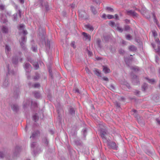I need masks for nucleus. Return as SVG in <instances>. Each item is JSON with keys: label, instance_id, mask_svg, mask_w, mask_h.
I'll list each match as a JSON object with an SVG mask.
<instances>
[{"label": "nucleus", "instance_id": "f257e3e1", "mask_svg": "<svg viewBox=\"0 0 160 160\" xmlns=\"http://www.w3.org/2000/svg\"><path fill=\"white\" fill-rule=\"evenodd\" d=\"M27 37L25 35H22L19 42L23 50L26 49V43L27 41Z\"/></svg>", "mask_w": 160, "mask_h": 160}, {"label": "nucleus", "instance_id": "f03ea898", "mask_svg": "<svg viewBox=\"0 0 160 160\" xmlns=\"http://www.w3.org/2000/svg\"><path fill=\"white\" fill-rule=\"evenodd\" d=\"M135 41L137 42L138 44V46L140 49H143L142 42L138 38H136L135 39Z\"/></svg>", "mask_w": 160, "mask_h": 160}, {"label": "nucleus", "instance_id": "7ed1b4c3", "mask_svg": "<svg viewBox=\"0 0 160 160\" xmlns=\"http://www.w3.org/2000/svg\"><path fill=\"white\" fill-rule=\"evenodd\" d=\"M82 35L83 36V38H85V40L90 41L91 36L89 35L85 32H82Z\"/></svg>", "mask_w": 160, "mask_h": 160}, {"label": "nucleus", "instance_id": "20e7f679", "mask_svg": "<svg viewBox=\"0 0 160 160\" xmlns=\"http://www.w3.org/2000/svg\"><path fill=\"white\" fill-rule=\"evenodd\" d=\"M127 13L129 15H131L133 16H137L138 14L133 10H130L127 11Z\"/></svg>", "mask_w": 160, "mask_h": 160}, {"label": "nucleus", "instance_id": "39448f33", "mask_svg": "<svg viewBox=\"0 0 160 160\" xmlns=\"http://www.w3.org/2000/svg\"><path fill=\"white\" fill-rule=\"evenodd\" d=\"M90 10H91L92 13L94 15H96L98 13V12L97 11V10H96V8L94 6H91L90 7Z\"/></svg>", "mask_w": 160, "mask_h": 160}, {"label": "nucleus", "instance_id": "423d86ee", "mask_svg": "<svg viewBox=\"0 0 160 160\" xmlns=\"http://www.w3.org/2000/svg\"><path fill=\"white\" fill-rule=\"evenodd\" d=\"M103 71L104 73H106L110 72V69L109 68H108L106 66H103Z\"/></svg>", "mask_w": 160, "mask_h": 160}, {"label": "nucleus", "instance_id": "0eeeda50", "mask_svg": "<svg viewBox=\"0 0 160 160\" xmlns=\"http://www.w3.org/2000/svg\"><path fill=\"white\" fill-rule=\"evenodd\" d=\"M3 33H7L8 32V28L5 26H3L2 29Z\"/></svg>", "mask_w": 160, "mask_h": 160}, {"label": "nucleus", "instance_id": "6e6552de", "mask_svg": "<svg viewBox=\"0 0 160 160\" xmlns=\"http://www.w3.org/2000/svg\"><path fill=\"white\" fill-rule=\"evenodd\" d=\"M31 44H32V47L31 48L32 50H37V47L36 45L35 44L34 41H31Z\"/></svg>", "mask_w": 160, "mask_h": 160}, {"label": "nucleus", "instance_id": "1a4fd4ad", "mask_svg": "<svg viewBox=\"0 0 160 160\" xmlns=\"http://www.w3.org/2000/svg\"><path fill=\"white\" fill-rule=\"evenodd\" d=\"M152 17L153 18V21L154 22L156 23V24H158V20L157 19L156 17V16L155 13L154 12H153L152 13Z\"/></svg>", "mask_w": 160, "mask_h": 160}, {"label": "nucleus", "instance_id": "9d476101", "mask_svg": "<svg viewBox=\"0 0 160 160\" xmlns=\"http://www.w3.org/2000/svg\"><path fill=\"white\" fill-rule=\"evenodd\" d=\"M51 44L50 43V42L49 40H47V43L46 44V46L47 47V49H52V48L51 47Z\"/></svg>", "mask_w": 160, "mask_h": 160}, {"label": "nucleus", "instance_id": "9b49d317", "mask_svg": "<svg viewBox=\"0 0 160 160\" xmlns=\"http://www.w3.org/2000/svg\"><path fill=\"white\" fill-rule=\"evenodd\" d=\"M85 28L89 29L91 31H93V27L90 24L86 25L85 26Z\"/></svg>", "mask_w": 160, "mask_h": 160}, {"label": "nucleus", "instance_id": "f8f14e48", "mask_svg": "<svg viewBox=\"0 0 160 160\" xmlns=\"http://www.w3.org/2000/svg\"><path fill=\"white\" fill-rule=\"evenodd\" d=\"M101 41L99 38H98L96 40V43L97 45L98 46L101 48L102 47L101 45Z\"/></svg>", "mask_w": 160, "mask_h": 160}, {"label": "nucleus", "instance_id": "ddd939ff", "mask_svg": "<svg viewBox=\"0 0 160 160\" xmlns=\"http://www.w3.org/2000/svg\"><path fill=\"white\" fill-rule=\"evenodd\" d=\"M43 3V6L45 7L46 10H49V8L48 2H45Z\"/></svg>", "mask_w": 160, "mask_h": 160}, {"label": "nucleus", "instance_id": "4468645a", "mask_svg": "<svg viewBox=\"0 0 160 160\" xmlns=\"http://www.w3.org/2000/svg\"><path fill=\"white\" fill-rule=\"evenodd\" d=\"M155 41L158 44V50H160V42L159 39L158 38L156 39Z\"/></svg>", "mask_w": 160, "mask_h": 160}, {"label": "nucleus", "instance_id": "2eb2a0df", "mask_svg": "<svg viewBox=\"0 0 160 160\" xmlns=\"http://www.w3.org/2000/svg\"><path fill=\"white\" fill-rule=\"evenodd\" d=\"M12 20L14 21H17L18 19L17 14V13L14 14L12 16Z\"/></svg>", "mask_w": 160, "mask_h": 160}, {"label": "nucleus", "instance_id": "dca6fc26", "mask_svg": "<svg viewBox=\"0 0 160 160\" xmlns=\"http://www.w3.org/2000/svg\"><path fill=\"white\" fill-rule=\"evenodd\" d=\"M24 68L26 69H29L31 68V67L29 63H26L25 65Z\"/></svg>", "mask_w": 160, "mask_h": 160}, {"label": "nucleus", "instance_id": "f3484780", "mask_svg": "<svg viewBox=\"0 0 160 160\" xmlns=\"http://www.w3.org/2000/svg\"><path fill=\"white\" fill-rule=\"evenodd\" d=\"M109 25L111 26L112 27H113L114 26H116L115 24V23L114 22L112 21H110V22L109 23Z\"/></svg>", "mask_w": 160, "mask_h": 160}, {"label": "nucleus", "instance_id": "a211bd4d", "mask_svg": "<svg viewBox=\"0 0 160 160\" xmlns=\"http://www.w3.org/2000/svg\"><path fill=\"white\" fill-rule=\"evenodd\" d=\"M126 39L128 40H131L132 38V36L130 34H127L126 35Z\"/></svg>", "mask_w": 160, "mask_h": 160}, {"label": "nucleus", "instance_id": "6ab92c4d", "mask_svg": "<svg viewBox=\"0 0 160 160\" xmlns=\"http://www.w3.org/2000/svg\"><path fill=\"white\" fill-rule=\"evenodd\" d=\"M109 145L110 146L113 148H116V144L115 142H111L109 143Z\"/></svg>", "mask_w": 160, "mask_h": 160}, {"label": "nucleus", "instance_id": "aec40b11", "mask_svg": "<svg viewBox=\"0 0 160 160\" xmlns=\"http://www.w3.org/2000/svg\"><path fill=\"white\" fill-rule=\"evenodd\" d=\"M28 33L27 30H23L22 32H19L20 34L21 33H22L23 34V35L25 36H26V35L28 34Z\"/></svg>", "mask_w": 160, "mask_h": 160}, {"label": "nucleus", "instance_id": "412c9836", "mask_svg": "<svg viewBox=\"0 0 160 160\" xmlns=\"http://www.w3.org/2000/svg\"><path fill=\"white\" fill-rule=\"evenodd\" d=\"M12 109L14 111H16L18 108V107L15 105H13L12 106Z\"/></svg>", "mask_w": 160, "mask_h": 160}, {"label": "nucleus", "instance_id": "4be33fe9", "mask_svg": "<svg viewBox=\"0 0 160 160\" xmlns=\"http://www.w3.org/2000/svg\"><path fill=\"white\" fill-rule=\"evenodd\" d=\"M95 74L97 75L98 76H100L101 74L100 72H99V70L97 69L95 70L94 71Z\"/></svg>", "mask_w": 160, "mask_h": 160}, {"label": "nucleus", "instance_id": "5701e85b", "mask_svg": "<svg viewBox=\"0 0 160 160\" xmlns=\"http://www.w3.org/2000/svg\"><path fill=\"white\" fill-rule=\"evenodd\" d=\"M33 65L36 69H37L39 68V65L37 62L34 63Z\"/></svg>", "mask_w": 160, "mask_h": 160}, {"label": "nucleus", "instance_id": "b1692460", "mask_svg": "<svg viewBox=\"0 0 160 160\" xmlns=\"http://www.w3.org/2000/svg\"><path fill=\"white\" fill-rule=\"evenodd\" d=\"M92 2L98 5H99L101 2L100 0H92Z\"/></svg>", "mask_w": 160, "mask_h": 160}, {"label": "nucleus", "instance_id": "393cba45", "mask_svg": "<svg viewBox=\"0 0 160 160\" xmlns=\"http://www.w3.org/2000/svg\"><path fill=\"white\" fill-rule=\"evenodd\" d=\"M106 10L108 11H110L111 12H113L114 11L113 9L110 7H107L106 8Z\"/></svg>", "mask_w": 160, "mask_h": 160}, {"label": "nucleus", "instance_id": "a878e982", "mask_svg": "<svg viewBox=\"0 0 160 160\" xmlns=\"http://www.w3.org/2000/svg\"><path fill=\"white\" fill-rule=\"evenodd\" d=\"M44 0H38V2L40 4V6L43 7V3H44L43 2Z\"/></svg>", "mask_w": 160, "mask_h": 160}, {"label": "nucleus", "instance_id": "bb28decb", "mask_svg": "<svg viewBox=\"0 0 160 160\" xmlns=\"http://www.w3.org/2000/svg\"><path fill=\"white\" fill-rule=\"evenodd\" d=\"M107 18L109 19H110L112 18H113L114 17V16L112 15L108 14L107 16Z\"/></svg>", "mask_w": 160, "mask_h": 160}, {"label": "nucleus", "instance_id": "cd10ccee", "mask_svg": "<svg viewBox=\"0 0 160 160\" xmlns=\"http://www.w3.org/2000/svg\"><path fill=\"white\" fill-rule=\"evenodd\" d=\"M152 33L153 36L154 37H156L158 36L157 33L155 31V30L152 31Z\"/></svg>", "mask_w": 160, "mask_h": 160}, {"label": "nucleus", "instance_id": "c85d7f7f", "mask_svg": "<svg viewBox=\"0 0 160 160\" xmlns=\"http://www.w3.org/2000/svg\"><path fill=\"white\" fill-rule=\"evenodd\" d=\"M129 50H136V48H135V47L133 46L132 45L129 47Z\"/></svg>", "mask_w": 160, "mask_h": 160}, {"label": "nucleus", "instance_id": "c756f323", "mask_svg": "<svg viewBox=\"0 0 160 160\" xmlns=\"http://www.w3.org/2000/svg\"><path fill=\"white\" fill-rule=\"evenodd\" d=\"M130 29V27L128 25H125L124 27V30L127 31Z\"/></svg>", "mask_w": 160, "mask_h": 160}, {"label": "nucleus", "instance_id": "7c9ffc66", "mask_svg": "<svg viewBox=\"0 0 160 160\" xmlns=\"http://www.w3.org/2000/svg\"><path fill=\"white\" fill-rule=\"evenodd\" d=\"M71 47H73L74 49H75L76 48V46H75V42L74 41L72 42L71 43Z\"/></svg>", "mask_w": 160, "mask_h": 160}, {"label": "nucleus", "instance_id": "2f4dec72", "mask_svg": "<svg viewBox=\"0 0 160 160\" xmlns=\"http://www.w3.org/2000/svg\"><path fill=\"white\" fill-rule=\"evenodd\" d=\"M87 53L88 56L89 57H91L92 55V52L91 51H88Z\"/></svg>", "mask_w": 160, "mask_h": 160}, {"label": "nucleus", "instance_id": "473e14b6", "mask_svg": "<svg viewBox=\"0 0 160 160\" xmlns=\"http://www.w3.org/2000/svg\"><path fill=\"white\" fill-rule=\"evenodd\" d=\"M117 29L120 32H122L123 31V29L120 28V27L118 26Z\"/></svg>", "mask_w": 160, "mask_h": 160}, {"label": "nucleus", "instance_id": "72a5a7b5", "mask_svg": "<svg viewBox=\"0 0 160 160\" xmlns=\"http://www.w3.org/2000/svg\"><path fill=\"white\" fill-rule=\"evenodd\" d=\"M147 86V84H144V85H143L142 87V90L144 91L146 89Z\"/></svg>", "mask_w": 160, "mask_h": 160}, {"label": "nucleus", "instance_id": "f704fd0d", "mask_svg": "<svg viewBox=\"0 0 160 160\" xmlns=\"http://www.w3.org/2000/svg\"><path fill=\"white\" fill-rule=\"evenodd\" d=\"M105 51H99L98 53H99L100 54H101L102 55L105 56V55L103 53V52H105Z\"/></svg>", "mask_w": 160, "mask_h": 160}, {"label": "nucleus", "instance_id": "c9c22d12", "mask_svg": "<svg viewBox=\"0 0 160 160\" xmlns=\"http://www.w3.org/2000/svg\"><path fill=\"white\" fill-rule=\"evenodd\" d=\"M62 16L63 17H66L67 13L65 11H63L62 12Z\"/></svg>", "mask_w": 160, "mask_h": 160}, {"label": "nucleus", "instance_id": "e433bc0d", "mask_svg": "<svg viewBox=\"0 0 160 160\" xmlns=\"http://www.w3.org/2000/svg\"><path fill=\"white\" fill-rule=\"evenodd\" d=\"M34 96L36 98H38L40 97V95L39 93L37 92L36 93H35Z\"/></svg>", "mask_w": 160, "mask_h": 160}, {"label": "nucleus", "instance_id": "4c0bfd02", "mask_svg": "<svg viewBox=\"0 0 160 160\" xmlns=\"http://www.w3.org/2000/svg\"><path fill=\"white\" fill-rule=\"evenodd\" d=\"M103 39L105 41L107 42L108 40L109 39V38L108 36H105L103 37Z\"/></svg>", "mask_w": 160, "mask_h": 160}, {"label": "nucleus", "instance_id": "58836bf2", "mask_svg": "<svg viewBox=\"0 0 160 160\" xmlns=\"http://www.w3.org/2000/svg\"><path fill=\"white\" fill-rule=\"evenodd\" d=\"M5 9V6L2 5L1 4L0 5V9L1 10H3Z\"/></svg>", "mask_w": 160, "mask_h": 160}, {"label": "nucleus", "instance_id": "ea45409f", "mask_svg": "<svg viewBox=\"0 0 160 160\" xmlns=\"http://www.w3.org/2000/svg\"><path fill=\"white\" fill-rule=\"evenodd\" d=\"M38 117L37 115H35L33 116V119L35 120V122L38 119Z\"/></svg>", "mask_w": 160, "mask_h": 160}, {"label": "nucleus", "instance_id": "a19ab883", "mask_svg": "<svg viewBox=\"0 0 160 160\" xmlns=\"http://www.w3.org/2000/svg\"><path fill=\"white\" fill-rule=\"evenodd\" d=\"M3 15H2V17H1V19L3 21V22L5 23L8 22V20L6 19H3Z\"/></svg>", "mask_w": 160, "mask_h": 160}, {"label": "nucleus", "instance_id": "79ce46f5", "mask_svg": "<svg viewBox=\"0 0 160 160\" xmlns=\"http://www.w3.org/2000/svg\"><path fill=\"white\" fill-rule=\"evenodd\" d=\"M18 13L19 17L20 18H21L22 17V11L20 10H18Z\"/></svg>", "mask_w": 160, "mask_h": 160}, {"label": "nucleus", "instance_id": "37998d69", "mask_svg": "<svg viewBox=\"0 0 160 160\" xmlns=\"http://www.w3.org/2000/svg\"><path fill=\"white\" fill-rule=\"evenodd\" d=\"M15 60L14 61V58H13V63H14L15 64H16L17 63V62H18V59L16 58H15Z\"/></svg>", "mask_w": 160, "mask_h": 160}, {"label": "nucleus", "instance_id": "c03bdc74", "mask_svg": "<svg viewBox=\"0 0 160 160\" xmlns=\"http://www.w3.org/2000/svg\"><path fill=\"white\" fill-rule=\"evenodd\" d=\"M148 82L149 83H152L155 82V81L153 79H151L148 80Z\"/></svg>", "mask_w": 160, "mask_h": 160}, {"label": "nucleus", "instance_id": "a18cd8bd", "mask_svg": "<svg viewBox=\"0 0 160 160\" xmlns=\"http://www.w3.org/2000/svg\"><path fill=\"white\" fill-rule=\"evenodd\" d=\"M5 12L6 13V15L8 16H11V12L6 11Z\"/></svg>", "mask_w": 160, "mask_h": 160}, {"label": "nucleus", "instance_id": "49530a36", "mask_svg": "<svg viewBox=\"0 0 160 160\" xmlns=\"http://www.w3.org/2000/svg\"><path fill=\"white\" fill-rule=\"evenodd\" d=\"M106 14L105 13H104L102 14V18L105 19H107V18H106Z\"/></svg>", "mask_w": 160, "mask_h": 160}, {"label": "nucleus", "instance_id": "de8ad7c7", "mask_svg": "<svg viewBox=\"0 0 160 160\" xmlns=\"http://www.w3.org/2000/svg\"><path fill=\"white\" fill-rule=\"evenodd\" d=\"M105 134H106L105 132L104 133V132L102 133V132H101V135L102 138H105Z\"/></svg>", "mask_w": 160, "mask_h": 160}, {"label": "nucleus", "instance_id": "09e8293b", "mask_svg": "<svg viewBox=\"0 0 160 160\" xmlns=\"http://www.w3.org/2000/svg\"><path fill=\"white\" fill-rule=\"evenodd\" d=\"M40 86V85L38 83H36L34 85V88H38Z\"/></svg>", "mask_w": 160, "mask_h": 160}, {"label": "nucleus", "instance_id": "8fccbe9b", "mask_svg": "<svg viewBox=\"0 0 160 160\" xmlns=\"http://www.w3.org/2000/svg\"><path fill=\"white\" fill-rule=\"evenodd\" d=\"M10 48L7 45H5V50H10Z\"/></svg>", "mask_w": 160, "mask_h": 160}, {"label": "nucleus", "instance_id": "3c124183", "mask_svg": "<svg viewBox=\"0 0 160 160\" xmlns=\"http://www.w3.org/2000/svg\"><path fill=\"white\" fill-rule=\"evenodd\" d=\"M24 25L22 24H20L19 27V29L23 28H24Z\"/></svg>", "mask_w": 160, "mask_h": 160}, {"label": "nucleus", "instance_id": "603ef678", "mask_svg": "<svg viewBox=\"0 0 160 160\" xmlns=\"http://www.w3.org/2000/svg\"><path fill=\"white\" fill-rule=\"evenodd\" d=\"M125 22L126 23H130V20L128 19H125Z\"/></svg>", "mask_w": 160, "mask_h": 160}, {"label": "nucleus", "instance_id": "864d4df0", "mask_svg": "<svg viewBox=\"0 0 160 160\" xmlns=\"http://www.w3.org/2000/svg\"><path fill=\"white\" fill-rule=\"evenodd\" d=\"M115 19L116 20H118L119 19V17H118V14H115Z\"/></svg>", "mask_w": 160, "mask_h": 160}, {"label": "nucleus", "instance_id": "5fc2aeb1", "mask_svg": "<svg viewBox=\"0 0 160 160\" xmlns=\"http://www.w3.org/2000/svg\"><path fill=\"white\" fill-rule=\"evenodd\" d=\"M102 79L103 80H104V81H108V78H107V77H103L102 78Z\"/></svg>", "mask_w": 160, "mask_h": 160}, {"label": "nucleus", "instance_id": "6e6d98bb", "mask_svg": "<svg viewBox=\"0 0 160 160\" xmlns=\"http://www.w3.org/2000/svg\"><path fill=\"white\" fill-rule=\"evenodd\" d=\"M74 91L75 92L79 93V90L78 88H76L74 89Z\"/></svg>", "mask_w": 160, "mask_h": 160}, {"label": "nucleus", "instance_id": "4d7b16f0", "mask_svg": "<svg viewBox=\"0 0 160 160\" xmlns=\"http://www.w3.org/2000/svg\"><path fill=\"white\" fill-rule=\"evenodd\" d=\"M3 153L2 152H0V157L1 158H3Z\"/></svg>", "mask_w": 160, "mask_h": 160}, {"label": "nucleus", "instance_id": "13d9d810", "mask_svg": "<svg viewBox=\"0 0 160 160\" xmlns=\"http://www.w3.org/2000/svg\"><path fill=\"white\" fill-rule=\"evenodd\" d=\"M19 2L21 4H23L24 2V0H19Z\"/></svg>", "mask_w": 160, "mask_h": 160}, {"label": "nucleus", "instance_id": "bf43d9fd", "mask_svg": "<svg viewBox=\"0 0 160 160\" xmlns=\"http://www.w3.org/2000/svg\"><path fill=\"white\" fill-rule=\"evenodd\" d=\"M126 42L124 40H122V43L123 44H124V45L125 44Z\"/></svg>", "mask_w": 160, "mask_h": 160}, {"label": "nucleus", "instance_id": "052dcab7", "mask_svg": "<svg viewBox=\"0 0 160 160\" xmlns=\"http://www.w3.org/2000/svg\"><path fill=\"white\" fill-rule=\"evenodd\" d=\"M137 76H133V82L135 81V80H134V78H137Z\"/></svg>", "mask_w": 160, "mask_h": 160}, {"label": "nucleus", "instance_id": "680f3d73", "mask_svg": "<svg viewBox=\"0 0 160 160\" xmlns=\"http://www.w3.org/2000/svg\"><path fill=\"white\" fill-rule=\"evenodd\" d=\"M133 69L135 71H138V68H133Z\"/></svg>", "mask_w": 160, "mask_h": 160}, {"label": "nucleus", "instance_id": "e2e57ef3", "mask_svg": "<svg viewBox=\"0 0 160 160\" xmlns=\"http://www.w3.org/2000/svg\"><path fill=\"white\" fill-rule=\"evenodd\" d=\"M151 44L152 45V47H153V48L154 49L155 46V45L154 44Z\"/></svg>", "mask_w": 160, "mask_h": 160}, {"label": "nucleus", "instance_id": "0e129e2a", "mask_svg": "<svg viewBox=\"0 0 160 160\" xmlns=\"http://www.w3.org/2000/svg\"><path fill=\"white\" fill-rule=\"evenodd\" d=\"M96 59L97 60H100V59H101V58H100V57H96Z\"/></svg>", "mask_w": 160, "mask_h": 160}, {"label": "nucleus", "instance_id": "69168bd1", "mask_svg": "<svg viewBox=\"0 0 160 160\" xmlns=\"http://www.w3.org/2000/svg\"><path fill=\"white\" fill-rule=\"evenodd\" d=\"M64 66H65V67L66 68H67L68 69V65H67V64H66L64 65Z\"/></svg>", "mask_w": 160, "mask_h": 160}, {"label": "nucleus", "instance_id": "338daca9", "mask_svg": "<svg viewBox=\"0 0 160 160\" xmlns=\"http://www.w3.org/2000/svg\"><path fill=\"white\" fill-rule=\"evenodd\" d=\"M15 9H18V5H16L15 6Z\"/></svg>", "mask_w": 160, "mask_h": 160}, {"label": "nucleus", "instance_id": "774afa93", "mask_svg": "<svg viewBox=\"0 0 160 160\" xmlns=\"http://www.w3.org/2000/svg\"><path fill=\"white\" fill-rule=\"evenodd\" d=\"M117 107H120V106L118 104H117Z\"/></svg>", "mask_w": 160, "mask_h": 160}]
</instances>
